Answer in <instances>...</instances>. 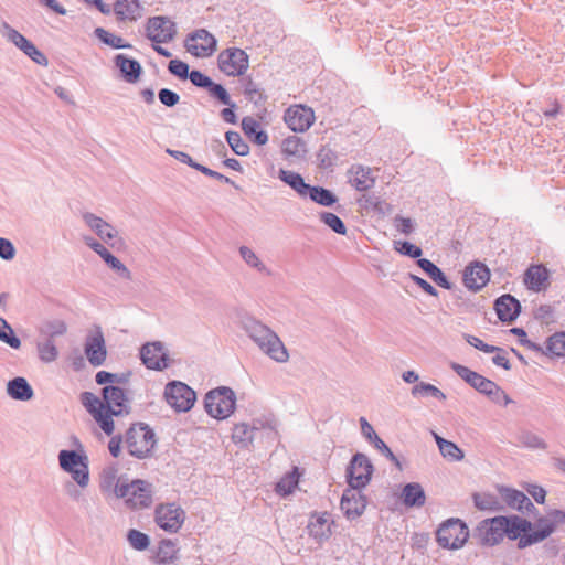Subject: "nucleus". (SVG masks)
I'll return each instance as SVG.
<instances>
[{
	"label": "nucleus",
	"mask_w": 565,
	"mask_h": 565,
	"mask_svg": "<svg viewBox=\"0 0 565 565\" xmlns=\"http://www.w3.org/2000/svg\"><path fill=\"white\" fill-rule=\"evenodd\" d=\"M241 326L264 354L278 363L288 361L289 353L285 344L269 327L253 317L243 318Z\"/></svg>",
	"instance_id": "1"
},
{
	"label": "nucleus",
	"mask_w": 565,
	"mask_h": 565,
	"mask_svg": "<svg viewBox=\"0 0 565 565\" xmlns=\"http://www.w3.org/2000/svg\"><path fill=\"white\" fill-rule=\"evenodd\" d=\"M451 369L465 382H467L479 393L486 395L493 403L508 405L512 402L508 394L493 381L482 376L475 371H471L465 365L455 362L451 363Z\"/></svg>",
	"instance_id": "2"
},
{
	"label": "nucleus",
	"mask_w": 565,
	"mask_h": 565,
	"mask_svg": "<svg viewBox=\"0 0 565 565\" xmlns=\"http://www.w3.org/2000/svg\"><path fill=\"white\" fill-rule=\"evenodd\" d=\"M116 498L124 499L125 504L129 509H145L152 503V486L141 479L129 480L127 478L126 481L120 483L117 488Z\"/></svg>",
	"instance_id": "3"
},
{
	"label": "nucleus",
	"mask_w": 565,
	"mask_h": 565,
	"mask_svg": "<svg viewBox=\"0 0 565 565\" xmlns=\"http://www.w3.org/2000/svg\"><path fill=\"white\" fill-rule=\"evenodd\" d=\"M259 428L268 429V438L270 441L278 439V422L271 415L255 418L253 419L252 425L246 423L236 424L233 428L232 438L236 444H239L243 447H248L256 438V434Z\"/></svg>",
	"instance_id": "4"
},
{
	"label": "nucleus",
	"mask_w": 565,
	"mask_h": 565,
	"mask_svg": "<svg viewBox=\"0 0 565 565\" xmlns=\"http://www.w3.org/2000/svg\"><path fill=\"white\" fill-rule=\"evenodd\" d=\"M126 445L131 456L147 458L156 445L154 431L143 423L134 424L126 433Z\"/></svg>",
	"instance_id": "5"
},
{
	"label": "nucleus",
	"mask_w": 565,
	"mask_h": 565,
	"mask_svg": "<svg viewBox=\"0 0 565 565\" xmlns=\"http://www.w3.org/2000/svg\"><path fill=\"white\" fill-rule=\"evenodd\" d=\"M58 463L63 471L71 473L73 480L81 488L88 486V457L84 451L63 449L58 452Z\"/></svg>",
	"instance_id": "6"
},
{
	"label": "nucleus",
	"mask_w": 565,
	"mask_h": 565,
	"mask_svg": "<svg viewBox=\"0 0 565 565\" xmlns=\"http://www.w3.org/2000/svg\"><path fill=\"white\" fill-rule=\"evenodd\" d=\"M236 396L232 388L221 386L205 395L204 406L209 415L217 419L227 418L235 409Z\"/></svg>",
	"instance_id": "7"
},
{
	"label": "nucleus",
	"mask_w": 565,
	"mask_h": 565,
	"mask_svg": "<svg viewBox=\"0 0 565 565\" xmlns=\"http://www.w3.org/2000/svg\"><path fill=\"white\" fill-rule=\"evenodd\" d=\"M469 537L467 525L459 519H449L437 530L436 539L444 548H460Z\"/></svg>",
	"instance_id": "8"
},
{
	"label": "nucleus",
	"mask_w": 565,
	"mask_h": 565,
	"mask_svg": "<svg viewBox=\"0 0 565 565\" xmlns=\"http://www.w3.org/2000/svg\"><path fill=\"white\" fill-rule=\"evenodd\" d=\"M166 402L178 413L189 412L195 401V392L185 383L171 381L164 387Z\"/></svg>",
	"instance_id": "9"
},
{
	"label": "nucleus",
	"mask_w": 565,
	"mask_h": 565,
	"mask_svg": "<svg viewBox=\"0 0 565 565\" xmlns=\"http://www.w3.org/2000/svg\"><path fill=\"white\" fill-rule=\"evenodd\" d=\"M556 524H565L564 511L553 510L548 513L547 518L539 519L536 530H534L532 534L522 536L518 543L519 547L524 548L532 544L542 542L554 532Z\"/></svg>",
	"instance_id": "10"
},
{
	"label": "nucleus",
	"mask_w": 565,
	"mask_h": 565,
	"mask_svg": "<svg viewBox=\"0 0 565 565\" xmlns=\"http://www.w3.org/2000/svg\"><path fill=\"white\" fill-rule=\"evenodd\" d=\"M218 68L227 76H241L249 66L247 53L238 47H228L222 51L217 57Z\"/></svg>",
	"instance_id": "11"
},
{
	"label": "nucleus",
	"mask_w": 565,
	"mask_h": 565,
	"mask_svg": "<svg viewBox=\"0 0 565 565\" xmlns=\"http://www.w3.org/2000/svg\"><path fill=\"white\" fill-rule=\"evenodd\" d=\"M81 402L102 430L108 436L111 435L115 426L114 420L109 417V414H107L105 401L92 392H84L81 395Z\"/></svg>",
	"instance_id": "12"
},
{
	"label": "nucleus",
	"mask_w": 565,
	"mask_h": 565,
	"mask_svg": "<svg viewBox=\"0 0 565 565\" xmlns=\"http://www.w3.org/2000/svg\"><path fill=\"white\" fill-rule=\"evenodd\" d=\"M184 520L185 512L177 503H162L156 508L154 521L160 529L167 532H178Z\"/></svg>",
	"instance_id": "13"
},
{
	"label": "nucleus",
	"mask_w": 565,
	"mask_h": 565,
	"mask_svg": "<svg viewBox=\"0 0 565 565\" xmlns=\"http://www.w3.org/2000/svg\"><path fill=\"white\" fill-rule=\"evenodd\" d=\"M0 33L9 42L13 43L17 47H19L33 62L42 66L47 65L49 61L46 56L40 50H38V47L24 35H22L19 31L9 25V23L2 22Z\"/></svg>",
	"instance_id": "14"
},
{
	"label": "nucleus",
	"mask_w": 565,
	"mask_h": 565,
	"mask_svg": "<svg viewBox=\"0 0 565 565\" xmlns=\"http://www.w3.org/2000/svg\"><path fill=\"white\" fill-rule=\"evenodd\" d=\"M373 466L361 452L355 454L347 468V480L352 488H364L371 480Z\"/></svg>",
	"instance_id": "15"
},
{
	"label": "nucleus",
	"mask_w": 565,
	"mask_h": 565,
	"mask_svg": "<svg viewBox=\"0 0 565 565\" xmlns=\"http://www.w3.org/2000/svg\"><path fill=\"white\" fill-rule=\"evenodd\" d=\"M217 41L205 29H199L186 35L184 45L186 51L196 57L211 56L216 50Z\"/></svg>",
	"instance_id": "16"
},
{
	"label": "nucleus",
	"mask_w": 565,
	"mask_h": 565,
	"mask_svg": "<svg viewBox=\"0 0 565 565\" xmlns=\"http://www.w3.org/2000/svg\"><path fill=\"white\" fill-rule=\"evenodd\" d=\"M147 38L153 43H169L177 34L175 23L168 17L149 18L146 24Z\"/></svg>",
	"instance_id": "17"
},
{
	"label": "nucleus",
	"mask_w": 565,
	"mask_h": 565,
	"mask_svg": "<svg viewBox=\"0 0 565 565\" xmlns=\"http://www.w3.org/2000/svg\"><path fill=\"white\" fill-rule=\"evenodd\" d=\"M102 397L105 401L107 414L113 416L128 415L130 413L129 398L126 392L115 385H106L102 388Z\"/></svg>",
	"instance_id": "18"
},
{
	"label": "nucleus",
	"mask_w": 565,
	"mask_h": 565,
	"mask_svg": "<svg viewBox=\"0 0 565 565\" xmlns=\"http://www.w3.org/2000/svg\"><path fill=\"white\" fill-rule=\"evenodd\" d=\"M505 516H495L490 520L482 521L473 533V539L481 545L492 546L500 543L504 537V529L502 522Z\"/></svg>",
	"instance_id": "19"
},
{
	"label": "nucleus",
	"mask_w": 565,
	"mask_h": 565,
	"mask_svg": "<svg viewBox=\"0 0 565 565\" xmlns=\"http://www.w3.org/2000/svg\"><path fill=\"white\" fill-rule=\"evenodd\" d=\"M315 113L303 105L290 106L284 115V120L294 132H305L315 122Z\"/></svg>",
	"instance_id": "20"
},
{
	"label": "nucleus",
	"mask_w": 565,
	"mask_h": 565,
	"mask_svg": "<svg viewBox=\"0 0 565 565\" xmlns=\"http://www.w3.org/2000/svg\"><path fill=\"white\" fill-rule=\"evenodd\" d=\"M361 489L350 487L342 494L340 508L349 520L362 515L366 508V498L362 494Z\"/></svg>",
	"instance_id": "21"
},
{
	"label": "nucleus",
	"mask_w": 565,
	"mask_h": 565,
	"mask_svg": "<svg viewBox=\"0 0 565 565\" xmlns=\"http://www.w3.org/2000/svg\"><path fill=\"white\" fill-rule=\"evenodd\" d=\"M85 244L90 247L102 259L114 270L116 274L126 279L131 280V271L128 267L121 263L116 256H114L102 243L93 238L92 236L84 237Z\"/></svg>",
	"instance_id": "22"
},
{
	"label": "nucleus",
	"mask_w": 565,
	"mask_h": 565,
	"mask_svg": "<svg viewBox=\"0 0 565 565\" xmlns=\"http://www.w3.org/2000/svg\"><path fill=\"white\" fill-rule=\"evenodd\" d=\"M142 363L150 370L161 371L169 366L168 355L163 351L161 342H150L142 345L140 350Z\"/></svg>",
	"instance_id": "23"
},
{
	"label": "nucleus",
	"mask_w": 565,
	"mask_h": 565,
	"mask_svg": "<svg viewBox=\"0 0 565 565\" xmlns=\"http://www.w3.org/2000/svg\"><path fill=\"white\" fill-rule=\"evenodd\" d=\"M490 279L489 268L479 262H475L470 266H467L463 271V284L472 291H479L482 289Z\"/></svg>",
	"instance_id": "24"
},
{
	"label": "nucleus",
	"mask_w": 565,
	"mask_h": 565,
	"mask_svg": "<svg viewBox=\"0 0 565 565\" xmlns=\"http://www.w3.org/2000/svg\"><path fill=\"white\" fill-rule=\"evenodd\" d=\"M84 223L105 243L109 244L118 236L117 230L102 217L85 212L82 215Z\"/></svg>",
	"instance_id": "25"
},
{
	"label": "nucleus",
	"mask_w": 565,
	"mask_h": 565,
	"mask_svg": "<svg viewBox=\"0 0 565 565\" xmlns=\"http://www.w3.org/2000/svg\"><path fill=\"white\" fill-rule=\"evenodd\" d=\"M85 354L93 366L104 364L107 351L102 331H97L95 334L87 338L85 343Z\"/></svg>",
	"instance_id": "26"
},
{
	"label": "nucleus",
	"mask_w": 565,
	"mask_h": 565,
	"mask_svg": "<svg viewBox=\"0 0 565 565\" xmlns=\"http://www.w3.org/2000/svg\"><path fill=\"white\" fill-rule=\"evenodd\" d=\"M498 318L502 322H513L521 312V303L513 296L507 294L499 297L494 302Z\"/></svg>",
	"instance_id": "27"
},
{
	"label": "nucleus",
	"mask_w": 565,
	"mask_h": 565,
	"mask_svg": "<svg viewBox=\"0 0 565 565\" xmlns=\"http://www.w3.org/2000/svg\"><path fill=\"white\" fill-rule=\"evenodd\" d=\"M350 179L349 183L356 191H366L374 186L375 177L373 175V171L369 167H364L361 164L352 166L349 170Z\"/></svg>",
	"instance_id": "28"
},
{
	"label": "nucleus",
	"mask_w": 565,
	"mask_h": 565,
	"mask_svg": "<svg viewBox=\"0 0 565 565\" xmlns=\"http://www.w3.org/2000/svg\"><path fill=\"white\" fill-rule=\"evenodd\" d=\"M309 535L318 543H322L331 535V520L328 513L312 514L308 523Z\"/></svg>",
	"instance_id": "29"
},
{
	"label": "nucleus",
	"mask_w": 565,
	"mask_h": 565,
	"mask_svg": "<svg viewBox=\"0 0 565 565\" xmlns=\"http://www.w3.org/2000/svg\"><path fill=\"white\" fill-rule=\"evenodd\" d=\"M504 529V535L510 540H521L522 536L532 534V523L518 515L505 516V523L502 522Z\"/></svg>",
	"instance_id": "30"
},
{
	"label": "nucleus",
	"mask_w": 565,
	"mask_h": 565,
	"mask_svg": "<svg viewBox=\"0 0 565 565\" xmlns=\"http://www.w3.org/2000/svg\"><path fill=\"white\" fill-rule=\"evenodd\" d=\"M115 65L119 68L122 78L127 83H136L142 72V67L137 60L130 58L124 54H117L115 56Z\"/></svg>",
	"instance_id": "31"
},
{
	"label": "nucleus",
	"mask_w": 565,
	"mask_h": 565,
	"mask_svg": "<svg viewBox=\"0 0 565 565\" xmlns=\"http://www.w3.org/2000/svg\"><path fill=\"white\" fill-rule=\"evenodd\" d=\"M500 493L504 502L512 509H515L521 512H531L535 510V507L532 503V501L523 492L519 490L502 488L500 490Z\"/></svg>",
	"instance_id": "32"
},
{
	"label": "nucleus",
	"mask_w": 565,
	"mask_h": 565,
	"mask_svg": "<svg viewBox=\"0 0 565 565\" xmlns=\"http://www.w3.org/2000/svg\"><path fill=\"white\" fill-rule=\"evenodd\" d=\"M7 394L15 401L26 402L30 401L33 395V388L29 382L22 377L17 376L7 383Z\"/></svg>",
	"instance_id": "33"
},
{
	"label": "nucleus",
	"mask_w": 565,
	"mask_h": 565,
	"mask_svg": "<svg viewBox=\"0 0 565 565\" xmlns=\"http://www.w3.org/2000/svg\"><path fill=\"white\" fill-rule=\"evenodd\" d=\"M111 9L117 18L122 21H136L141 17L142 11L139 0H117Z\"/></svg>",
	"instance_id": "34"
},
{
	"label": "nucleus",
	"mask_w": 565,
	"mask_h": 565,
	"mask_svg": "<svg viewBox=\"0 0 565 565\" xmlns=\"http://www.w3.org/2000/svg\"><path fill=\"white\" fill-rule=\"evenodd\" d=\"M126 476H118L116 466H108L100 473V490L104 493L113 492L117 497V488L126 481Z\"/></svg>",
	"instance_id": "35"
},
{
	"label": "nucleus",
	"mask_w": 565,
	"mask_h": 565,
	"mask_svg": "<svg viewBox=\"0 0 565 565\" xmlns=\"http://www.w3.org/2000/svg\"><path fill=\"white\" fill-rule=\"evenodd\" d=\"M242 129L245 136L254 143L264 146L268 141V135L262 129L259 121L250 116L242 119Z\"/></svg>",
	"instance_id": "36"
},
{
	"label": "nucleus",
	"mask_w": 565,
	"mask_h": 565,
	"mask_svg": "<svg viewBox=\"0 0 565 565\" xmlns=\"http://www.w3.org/2000/svg\"><path fill=\"white\" fill-rule=\"evenodd\" d=\"M417 265L439 287L447 289V290H450L452 288V284L448 280V278L444 274V271L437 265H435L431 260H429L427 258H419L417 260Z\"/></svg>",
	"instance_id": "37"
},
{
	"label": "nucleus",
	"mask_w": 565,
	"mask_h": 565,
	"mask_svg": "<svg viewBox=\"0 0 565 565\" xmlns=\"http://www.w3.org/2000/svg\"><path fill=\"white\" fill-rule=\"evenodd\" d=\"M403 503L408 508H420L425 504L426 495L423 487L417 482H411L404 486L402 490Z\"/></svg>",
	"instance_id": "38"
},
{
	"label": "nucleus",
	"mask_w": 565,
	"mask_h": 565,
	"mask_svg": "<svg viewBox=\"0 0 565 565\" xmlns=\"http://www.w3.org/2000/svg\"><path fill=\"white\" fill-rule=\"evenodd\" d=\"M278 178L284 183L288 184L299 196L306 198L307 190H309V183L305 182L301 174L295 171L280 169Z\"/></svg>",
	"instance_id": "39"
},
{
	"label": "nucleus",
	"mask_w": 565,
	"mask_h": 565,
	"mask_svg": "<svg viewBox=\"0 0 565 565\" xmlns=\"http://www.w3.org/2000/svg\"><path fill=\"white\" fill-rule=\"evenodd\" d=\"M548 278V273L546 268L541 265L531 266L524 276V282L527 285L529 289L534 291H540L545 281Z\"/></svg>",
	"instance_id": "40"
},
{
	"label": "nucleus",
	"mask_w": 565,
	"mask_h": 565,
	"mask_svg": "<svg viewBox=\"0 0 565 565\" xmlns=\"http://www.w3.org/2000/svg\"><path fill=\"white\" fill-rule=\"evenodd\" d=\"M178 548L171 540H162L159 543L158 551L154 556L157 565H171L177 559Z\"/></svg>",
	"instance_id": "41"
},
{
	"label": "nucleus",
	"mask_w": 565,
	"mask_h": 565,
	"mask_svg": "<svg viewBox=\"0 0 565 565\" xmlns=\"http://www.w3.org/2000/svg\"><path fill=\"white\" fill-rule=\"evenodd\" d=\"M307 196L322 206H332L338 201L337 195L332 191L319 185L309 184V190L306 193Z\"/></svg>",
	"instance_id": "42"
},
{
	"label": "nucleus",
	"mask_w": 565,
	"mask_h": 565,
	"mask_svg": "<svg viewBox=\"0 0 565 565\" xmlns=\"http://www.w3.org/2000/svg\"><path fill=\"white\" fill-rule=\"evenodd\" d=\"M281 150L286 157L301 159L307 153V145L301 138L289 136L284 139Z\"/></svg>",
	"instance_id": "43"
},
{
	"label": "nucleus",
	"mask_w": 565,
	"mask_h": 565,
	"mask_svg": "<svg viewBox=\"0 0 565 565\" xmlns=\"http://www.w3.org/2000/svg\"><path fill=\"white\" fill-rule=\"evenodd\" d=\"M542 354L565 356V332H556L546 340V349Z\"/></svg>",
	"instance_id": "44"
},
{
	"label": "nucleus",
	"mask_w": 565,
	"mask_h": 565,
	"mask_svg": "<svg viewBox=\"0 0 565 565\" xmlns=\"http://www.w3.org/2000/svg\"><path fill=\"white\" fill-rule=\"evenodd\" d=\"M299 473L298 469L294 468L292 471L286 473L276 484V492L281 495L290 494L298 486Z\"/></svg>",
	"instance_id": "45"
},
{
	"label": "nucleus",
	"mask_w": 565,
	"mask_h": 565,
	"mask_svg": "<svg viewBox=\"0 0 565 565\" xmlns=\"http://www.w3.org/2000/svg\"><path fill=\"white\" fill-rule=\"evenodd\" d=\"M95 35L104 44H106L113 49H130L131 47V45L129 43H126L121 36L113 34L103 28H96Z\"/></svg>",
	"instance_id": "46"
},
{
	"label": "nucleus",
	"mask_w": 565,
	"mask_h": 565,
	"mask_svg": "<svg viewBox=\"0 0 565 565\" xmlns=\"http://www.w3.org/2000/svg\"><path fill=\"white\" fill-rule=\"evenodd\" d=\"M239 255L244 259V262L252 268L258 270L259 273H265L269 275L268 268L265 266V264L258 258V256L255 254V252L247 247V246H241Z\"/></svg>",
	"instance_id": "47"
},
{
	"label": "nucleus",
	"mask_w": 565,
	"mask_h": 565,
	"mask_svg": "<svg viewBox=\"0 0 565 565\" xmlns=\"http://www.w3.org/2000/svg\"><path fill=\"white\" fill-rule=\"evenodd\" d=\"M127 541L134 550L140 552L146 551L150 545L149 535L136 529H130L127 532Z\"/></svg>",
	"instance_id": "48"
},
{
	"label": "nucleus",
	"mask_w": 565,
	"mask_h": 565,
	"mask_svg": "<svg viewBox=\"0 0 565 565\" xmlns=\"http://www.w3.org/2000/svg\"><path fill=\"white\" fill-rule=\"evenodd\" d=\"M0 341L12 349L21 347V340L14 334L13 329L4 318H0Z\"/></svg>",
	"instance_id": "49"
},
{
	"label": "nucleus",
	"mask_w": 565,
	"mask_h": 565,
	"mask_svg": "<svg viewBox=\"0 0 565 565\" xmlns=\"http://www.w3.org/2000/svg\"><path fill=\"white\" fill-rule=\"evenodd\" d=\"M38 352L41 361L45 363L53 362L57 359L58 351L52 339H46L38 343Z\"/></svg>",
	"instance_id": "50"
},
{
	"label": "nucleus",
	"mask_w": 565,
	"mask_h": 565,
	"mask_svg": "<svg viewBox=\"0 0 565 565\" xmlns=\"http://www.w3.org/2000/svg\"><path fill=\"white\" fill-rule=\"evenodd\" d=\"M209 95L225 106L236 107V104L231 99L228 92L221 84L211 82L206 88Z\"/></svg>",
	"instance_id": "51"
},
{
	"label": "nucleus",
	"mask_w": 565,
	"mask_h": 565,
	"mask_svg": "<svg viewBox=\"0 0 565 565\" xmlns=\"http://www.w3.org/2000/svg\"><path fill=\"white\" fill-rule=\"evenodd\" d=\"M412 395L415 397L430 395L440 401L446 399V395L438 387H436L433 384L425 383V382H420V383L416 384L412 388Z\"/></svg>",
	"instance_id": "52"
},
{
	"label": "nucleus",
	"mask_w": 565,
	"mask_h": 565,
	"mask_svg": "<svg viewBox=\"0 0 565 565\" xmlns=\"http://www.w3.org/2000/svg\"><path fill=\"white\" fill-rule=\"evenodd\" d=\"M226 141L232 150L237 156H247L249 146L242 139L241 135L236 131H227L225 134Z\"/></svg>",
	"instance_id": "53"
},
{
	"label": "nucleus",
	"mask_w": 565,
	"mask_h": 565,
	"mask_svg": "<svg viewBox=\"0 0 565 565\" xmlns=\"http://www.w3.org/2000/svg\"><path fill=\"white\" fill-rule=\"evenodd\" d=\"M320 220L323 224H326L328 227H330L334 233L340 234V235L347 234V227H345L343 221L334 213L321 212Z\"/></svg>",
	"instance_id": "54"
},
{
	"label": "nucleus",
	"mask_w": 565,
	"mask_h": 565,
	"mask_svg": "<svg viewBox=\"0 0 565 565\" xmlns=\"http://www.w3.org/2000/svg\"><path fill=\"white\" fill-rule=\"evenodd\" d=\"M395 249L404 256H408L411 258L419 259L423 255V250L419 246L408 242V241H397L395 242Z\"/></svg>",
	"instance_id": "55"
},
{
	"label": "nucleus",
	"mask_w": 565,
	"mask_h": 565,
	"mask_svg": "<svg viewBox=\"0 0 565 565\" xmlns=\"http://www.w3.org/2000/svg\"><path fill=\"white\" fill-rule=\"evenodd\" d=\"M129 374H117L107 371H99L95 376V381L99 385H107L111 383H126Z\"/></svg>",
	"instance_id": "56"
},
{
	"label": "nucleus",
	"mask_w": 565,
	"mask_h": 565,
	"mask_svg": "<svg viewBox=\"0 0 565 565\" xmlns=\"http://www.w3.org/2000/svg\"><path fill=\"white\" fill-rule=\"evenodd\" d=\"M519 440L523 446H525L527 448H532V449H543L544 450L547 447L546 443L541 437H539L537 435H535L531 431H523L519 436Z\"/></svg>",
	"instance_id": "57"
},
{
	"label": "nucleus",
	"mask_w": 565,
	"mask_h": 565,
	"mask_svg": "<svg viewBox=\"0 0 565 565\" xmlns=\"http://www.w3.org/2000/svg\"><path fill=\"white\" fill-rule=\"evenodd\" d=\"M441 456L449 461H460L463 459V451L452 441L444 443L439 449Z\"/></svg>",
	"instance_id": "58"
},
{
	"label": "nucleus",
	"mask_w": 565,
	"mask_h": 565,
	"mask_svg": "<svg viewBox=\"0 0 565 565\" xmlns=\"http://www.w3.org/2000/svg\"><path fill=\"white\" fill-rule=\"evenodd\" d=\"M475 505L480 510H495L498 508V500L494 495L486 494V493H475L473 494Z\"/></svg>",
	"instance_id": "59"
},
{
	"label": "nucleus",
	"mask_w": 565,
	"mask_h": 565,
	"mask_svg": "<svg viewBox=\"0 0 565 565\" xmlns=\"http://www.w3.org/2000/svg\"><path fill=\"white\" fill-rule=\"evenodd\" d=\"M317 159L321 168L328 169L334 164L337 160V154L328 146H322L317 154Z\"/></svg>",
	"instance_id": "60"
},
{
	"label": "nucleus",
	"mask_w": 565,
	"mask_h": 565,
	"mask_svg": "<svg viewBox=\"0 0 565 565\" xmlns=\"http://www.w3.org/2000/svg\"><path fill=\"white\" fill-rule=\"evenodd\" d=\"M168 70L174 76L186 79L190 75L189 64L181 60H171L168 65Z\"/></svg>",
	"instance_id": "61"
},
{
	"label": "nucleus",
	"mask_w": 565,
	"mask_h": 565,
	"mask_svg": "<svg viewBox=\"0 0 565 565\" xmlns=\"http://www.w3.org/2000/svg\"><path fill=\"white\" fill-rule=\"evenodd\" d=\"M244 94L250 102L255 104H259L265 100L263 92L250 78L245 84Z\"/></svg>",
	"instance_id": "62"
},
{
	"label": "nucleus",
	"mask_w": 565,
	"mask_h": 565,
	"mask_svg": "<svg viewBox=\"0 0 565 565\" xmlns=\"http://www.w3.org/2000/svg\"><path fill=\"white\" fill-rule=\"evenodd\" d=\"M510 332L512 334H515L516 338H519V342L523 347H526L527 349H530V350H532L534 352H543L542 345H540V344H537V343H535V342H533V341L527 339V335H526V332H525L524 329L515 327V328H512L510 330Z\"/></svg>",
	"instance_id": "63"
},
{
	"label": "nucleus",
	"mask_w": 565,
	"mask_h": 565,
	"mask_svg": "<svg viewBox=\"0 0 565 565\" xmlns=\"http://www.w3.org/2000/svg\"><path fill=\"white\" fill-rule=\"evenodd\" d=\"M158 98L166 107H174L180 102V95L169 88H161L158 92Z\"/></svg>",
	"instance_id": "64"
}]
</instances>
